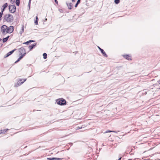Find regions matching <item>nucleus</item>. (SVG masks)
Instances as JSON below:
<instances>
[{"mask_svg": "<svg viewBox=\"0 0 160 160\" xmlns=\"http://www.w3.org/2000/svg\"><path fill=\"white\" fill-rule=\"evenodd\" d=\"M4 20H5L7 22H12L14 20L13 16L10 14H8L5 15Z\"/></svg>", "mask_w": 160, "mask_h": 160, "instance_id": "nucleus-1", "label": "nucleus"}, {"mask_svg": "<svg viewBox=\"0 0 160 160\" xmlns=\"http://www.w3.org/2000/svg\"><path fill=\"white\" fill-rule=\"evenodd\" d=\"M57 104L61 106L65 105L66 104V101L63 98L59 99L56 100Z\"/></svg>", "mask_w": 160, "mask_h": 160, "instance_id": "nucleus-2", "label": "nucleus"}, {"mask_svg": "<svg viewBox=\"0 0 160 160\" xmlns=\"http://www.w3.org/2000/svg\"><path fill=\"white\" fill-rule=\"evenodd\" d=\"M10 12L14 13L16 11V7L14 5H9L8 6Z\"/></svg>", "mask_w": 160, "mask_h": 160, "instance_id": "nucleus-3", "label": "nucleus"}, {"mask_svg": "<svg viewBox=\"0 0 160 160\" xmlns=\"http://www.w3.org/2000/svg\"><path fill=\"white\" fill-rule=\"evenodd\" d=\"M27 79H25L22 82V79H20L19 81H18V82H17V83L15 85V87H18L19 86L21 85Z\"/></svg>", "mask_w": 160, "mask_h": 160, "instance_id": "nucleus-4", "label": "nucleus"}, {"mask_svg": "<svg viewBox=\"0 0 160 160\" xmlns=\"http://www.w3.org/2000/svg\"><path fill=\"white\" fill-rule=\"evenodd\" d=\"M13 30L14 28L13 26H10L8 28H7L6 30V32L7 33H11L13 31Z\"/></svg>", "mask_w": 160, "mask_h": 160, "instance_id": "nucleus-5", "label": "nucleus"}, {"mask_svg": "<svg viewBox=\"0 0 160 160\" xmlns=\"http://www.w3.org/2000/svg\"><path fill=\"white\" fill-rule=\"evenodd\" d=\"M8 27L5 25H2L1 27V31L3 34H5L6 31Z\"/></svg>", "mask_w": 160, "mask_h": 160, "instance_id": "nucleus-6", "label": "nucleus"}, {"mask_svg": "<svg viewBox=\"0 0 160 160\" xmlns=\"http://www.w3.org/2000/svg\"><path fill=\"white\" fill-rule=\"evenodd\" d=\"M19 52L20 53V55H21V54H23V53L26 54L25 49L23 47H21L19 48Z\"/></svg>", "mask_w": 160, "mask_h": 160, "instance_id": "nucleus-7", "label": "nucleus"}, {"mask_svg": "<svg viewBox=\"0 0 160 160\" xmlns=\"http://www.w3.org/2000/svg\"><path fill=\"white\" fill-rule=\"evenodd\" d=\"M8 6V3L6 2L2 6L1 8V12L3 13V12L4 11L5 8Z\"/></svg>", "mask_w": 160, "mask_h": 160, "instance_id": "nucleus-8", "label": "nucleus"}, {"mask_svg": "<svg viewBox=\"0 0 160 160\" xmlns=\"http://www.w3.org/2000/svg\"><path fill=\"white\" fill-rule=\"evenodd\" d=\"M98 48H99V49L101 51V53H102V55L104 57H107L108 55L105 52H104V50L103 49L101 48L100 47H99L98 46Z\"/></svg>", "mask_w": 160, "mask_h": 160, "instance_id": "nucleus-9", "label": "nucleus"}, {"mask_svg": "<svg viewBox=\"0 0 160 160\" xmlns=\"http://www.w3.org/2000/svg\"><path fill=\"white\" fill-rule=\"evenodd\" d=\"M15 50L16 49H14L9 52L6 55L4 56V58H6L9 56L10 55L12 54Z\"/></svg>", "mask_w": 160, "mask_h": 160, "instance_id": "nucleus-10", "label": "nucleus"}, {"mask_svg": "<svg viewBox=\"0 0 160 160\" xmlns=\"http://www.w3.org/2000/svg\"><path fill=\"white\" fill-rule=\"evenodd\" d=\"M67 5L69 9H71L72 8V4L71 3H68L66 2Z\"/></svg>", "mask_w": 160, "mask_h": 160, "instance_id": "nucleus-11", "label": "nucleus"}, {"mask_svg": "<svg viewBox=\"0 0 160 160\" xmlns=\"http://www.w3.org/2000/svg\"><path fill=\"white\" fill-rule=\"evenodd\" d=\"M123 57L126 58L127 60H131L132 59L130 58V57L129 55H125L123 56Z\"/></svg>", "mask_w": 160, "mask_h": 160, "instance_id": "nucleus-12", "label": "nucleus"}, {"mask_svg": "<svg viewBox=\"0 0 160 160\" xmlns=\"http://www.w3.org/2000/svg\"><path fill=\"white\" fill-rule=\"evenodd\" d=\"M36 43H34L32 45H29L28 46V48L30 50H31L36 45Z\"/></svg>", "mask_w": 160, "mask_h": 160, "instance_id": "nucleus-13", "label": "nucleus"}, {"mask_svg": "<svg viewBox=\"0 0 160 160\" xmlns=\"http://www.w3.org/2000/svg\"><path fill=\"white\" fill-rule=\"evenodd\" d=\"M9 37V36H8L7 37L3 38L2 39L3 42L4 43L8 41Z\"/></svg>", "mask_w": 160, "mask_h": 160, "instance_id": "nucleus-14", "label": "nucleus"}, {"mask_svg": "<svg viewBox=\"0 0 160 160\" xmlns=\"http://www.w3.org/2000/svg\"><path fill=\"white\" fill-rule=\"evenodd\" d=\"M24 30V26L23 25H22V29L19 32V33L21 34V35H22V32H23Z\"/></svg>", "mask_w": 160, "mask_h": 160, "instance_id": "nucleus-15", "label": "nucleus"}, {"mask_svg": "<svg viewBox=\"0 0 160 160\" xmlns=\"http://www.w3.org/2000/svg\"><path fill=\"white\" fill-rule=\"evenodd\" d=\"M81 0H78L76 4L75 5V7L76 8L77 7L78 5L80 3Z\"/></svg>", "mask_w": 160, "mask_h": 160, "instance_id": "nucleus-16", "label": "nucleus"}, {"mask_svg": "<svg viewBox=\"0 0 160 160\" xmlns=\"http://www.w3.org/2000/svg\"><path fill=\"white\" fill-rule=\"evenodd\" d=\"M16 3L17 6H19L20 4V0H16Z\"/></svg>", "mask_w": 160, "mask_h": 160, "instance_id": "nucleus-17", "label": "nucleus"}, {"mask_svg": "<svg viewBox=\"0 0 160 160\" xmlns=\"http://www.w3.org/2000/svg\"><path fill=\"white\" fill-rule=\"evenodd\" d=\"M43 58L45 59H46L47 58V54L46 53H44L43 54Z\"/></svg>", "mask_w": 160, "mask_h": 160, "instance_id": "nucleus-18", "label": "nucleus"}, {"mask_svg": "<svg viewBox=\"0 0 160 160\" xmlns=\"http://www.w3.org/2000/svg\"><path fill=\"white\" fill-rule=\"evenodd\" d=\"M25 53H23V54H21V56H20L19 57V58L20 59H22L23 57L25 56Z\"/></svg>", "mask_w": 160, "mask_h": 160, "instance_id": "nucleus-19", "label": "nucleus"}, {"mask_svg": "<svg viewBox=\"0 0 160 160\" xmlns=\"http://www.w3.org/2000/svg\"><path fill=\"white\" fill-rule=\"evenodd\" d=\"M47 159L48 160H56V158H48Z\"/></svg>", "mask_w": 160, "mask_h": 160, "instance_id": "nucleus-20", "label": "nucleus"}, {"mask_svg": "<svg viewBox=\"0 0 160 160\" xmlns=\"http://www.w3.org/2000/svg\"><path fill=\"white\" fill-rule=\"evenodd\" d=\"M114 2L116 4H118L119 3L120 0H115Z\"/></svg>", "mask_w": 160, "mask_h": 160, "instance_id": "nucleus-21", "label": "nucleus"}, {"mask_svg": "<svg viewBox=\"0 0 160 160\" xmlns=\"http://www.w3.org/2000/svg\"><path fill=\"white\" fill-rule=\"evenodd\" d=\"M115 132L116 131H114L108 130V131H106L105 132V133H106L109 132Z\"/></svg>", "mask_w": 160, "mask_h": 160, "instance_id": "nucleus-22", "label": "nucleus"}, {"mask_svg": "<svg viewBox=\"0 0 160 160\" xmlns=\"http://www.w3.org/2000/svg\"><path fill=\"white\" fill-rule=\"evenodd\" d=\"M8 130V129H6L2 130V133H4L5 132H6Z\"/></svg>", "mask_w": 160, "mask_h": 160, "instance_id": "nucleus-23", "label": "nucleus"}, {"mask_svg": "<svg viewBox=\"0 0 160 160\" xmlns=\"http://www.w3.org/2000/svg\"><path fill=\"white\" fill-rule=\"evenodd\" d=\"M3 15V13L2 12H0V20H1V18Z\"/></svg>", "mask_w": 160, "mask_h": 160, "instance_id": "nucleus-24", "label": "nucleus"}, {"mask_svg": "<svg viewBox=\"0 0 160 160\" xmlns=\"http://www.w3.org/2000/svg\"><path fill=\"white\" fill-rule=\"evenodd\" d=\"M31 0H29L28 4V6L30 7V3Z\"/></svg>", "mask_w": 160, "mask_h": 160, "instance_id": "nucleus-25", "label": "nucleus"}, {"mask_svg": "<svg viewBox=\"0 0 160 160\" xmlns=\"http://www.w3.org/2000/svg\"><path fill=\"white\" fill-rule=\"evenodd\" d=\"M35 24L36 25H38V21L35 20L34 21Z\"/></svg>", "mask_w": 160, "mask_h": 160, "instance_id": "nucleus-26", "label": "nucleus"}, {"mask_svg": "<svg viewBox=\"0 0 160 160\" xmlns=\"http://www.w3.org/2000/svg\"><path fill=\"white\" fill-rule=\"evenodd\" d=\"M15 0H11L10 2L12 3L13 4L15 2Z\"/></svg>", "mask_w": 160, "mask_h": 160, "instance_id": "nucleus-27", "label": "nucleus"}, {"mask_svg": "<svg viewBox=\"0 0 160 160\" xmlns=\"http://www.w3.org/2000/svg\"><path fill=\"white\" fill-rule=\"evenodd\" d=\"M21 60V59H20L19 58H18V59L15 62V63H17L20 60Z\"/></svg>", "mask_w": 160, "mask_h": 160, "instance_id": "nucleus-28", "label": "nucleus"}, {"mask_svg": "<svg viewBox=\"0 0 160 160\" xmlns=\"http://www.w3.org/2000/svg\"><path fill=\"white\" fill-rule=\"evenodd\" d=\"M21 60V59H20L19 58H18V59L15 62V63H17L20 60Z\"/></svg>", "mask_w": 160, "mask_h": 160, "instance_id": "nucleus-29", "label": "nucleus"}, {"mask_svg": "<svg viewBox=\"0 0 160 160\" xmlns=\"http://www.w3.org/2000/svg\"><path fill=\"white\" fill-rule=\"evenodd\" d=\"M29 43V42H28V41L26 42H24L23 44H28Z\"/></svg>", "mask_w": 160, "mask_h": 160, "instance_id": "nucleus-30", "label": "nucleus"}, {"mask_svg": "<svg viewBox=\"0 0 160 160\" xmlns=\"http://www.w3.org/2000/svg\"><path fill=\"white\" fill-rule=\"evenodd\" d=\"M35 42V41H34L33 40H30L28 41V42H29V43L31 42Z\"/></svg>", "mask_w": 160, "mask_h": 160, "instance_id": "nucleus-31", "label": "nucleus"}, {"mask_svg": "<svg viewBox=\"0 0 160 160\" xmlns=\"http://www.w3.org/2000/svg\"><path fill=\"white\" fill-rule=\"evenodd\" d=\"M63 159V158H56V160H61Z\"/></svg>", "mask_w": 160, "mask_h": 160, "instance_id": "nucleus-32", "label": "nucleus"}, {"mask_svg": "<svg viewBox=\"0 0 160 160\" xmlns=\"http://www.w3.org/2000/svg\"><path fill=\"white\" fill-rule=\"evenodd\" d=\"M82 128V127H78L77 128V129H78V130L79 129Z\"/></svg>", "mask_w": 160, "mask_h": 160, "instance_id": "nucleus-33", "label": "nucleus"}, {"mask_svg": "<svg viewBox=\"0 0 160 160\" xmlns=\"http://www.w3.org/2000/svg\"><path fill=\"white\" fill-rule=\"evenodd\" d=\"M55 2L57 4H58V2L57 0H54Z\"/></svg>", "mask_w": 160, "mask_h": 160, "instance_id": "nucleus-34", "label": "nucleus"}, {"mask_svg": "<svg viewBox=\"0 0 160 160\" xmlns=\"http://www.w3.org/2000/svg\"><path fill=\"white\" fill-rule=\"evenodd\" d=\"M2 133H3L2 130H0V134Z\"/></svg>", "mask_w": 160, "mask_h": 160, "instance_id": "nucleus-35", "label": "nucleus"}, {"mask_svg": "<svg viewBox=\"0 0 160 160\" xmlns=\"http://www.w3.org/2000/svg\"><path fill=\"white\" fill-rule=\"evenodd\" d=\"M36 20H37V21H38V18L37 16L36 17Z\"/></svg>", "mask_w": 160, "mask_h": 160, "instance_id": "nucleus-36", "label": "nucleus"}, {"mask_svg": "<svg viewBox=\"0 0 160 160\" xmlns=\"http://www.w3.org/2000/svg\"><path fill=\"white\" fill-rule=\"evenodd\" d=\"M158 82L159 84H160V80L158 81Z\"/></svg>", "mask_w": 160, "mask_h": 160, "instance_id": "nucleus-37", "label": "nucleus"}, {"mask_svg": "<svg viewBox=\"0 0 160 160\" xmlns=\"http://www.w3.org/2000/svg\"><path fill=\"white\" fill-rule=\"evenodd\" d=\"M121 158H119L118 160H121Z\"/></svg>", "mask_w": 160, "mask_h": 160, "instance_id": "nucleus-38", "label": "nucleus"}, {"mask_svg": "<svg viewBox=\"0 0 160 160\" xmlns=\"http://www.w3.org/2000/svg\"><path fill=\"white\" fill-rule=\"evenodd\" d=\"M72 2H75V0H72Z\"/></svg>", "mask_w": 160, "mask_h": 160, "instance_id": "nucleus-39", "label": "nucleus"}, {"mask_svg": "<svg viewBox=\"0 0 160 160\" xmlns=\"http://www.w3.org/2000/svg\"><path fill=\"white\" fill-rule=\"evenodd\" d=\"M2 40V39L1 38H0V42Z\"/></svg>", "mask_w": 160, "mask_h": 160, "instance_id": "nucleus-40", "label": "nucleus"}, {"mask_svg": "<svg viewBox=\"0 0 160 160\" xmlns=\"http://www.w3.org/2000/svg\"><path fill=\"white\" fill-rule=\"evenodd\" d=\"M71 144L72 145V143H71Z\"/></svg>", "mask_w": 160, "mask_h": 160, "instance_id": "nucleus-41", "label": "nucleus"}, {"mask_svg": "<svg viewBox=\"0 0 160 160\" xmlns=\"http://www.w3.org/2000/svg\"><path fill=\"white\" fill-rule=\"evenodd\" d=\"M47 20V19H46L45 20Z\"/></svg>", "mask_w": 160, "mask_h": 160, "instance_id": "nucleus-42", "label": "nucleus"}, {"mask_svg": "<svg viewBox=\"0 0 160 160\" xmlns=\"http://www.w3.org/2000/svg\"><path fill=\"white\" fill-rule=\"evenodd\" d=\"M159 89H160V88H159Z\"/></svg>", "mask_w": 160, "mask_h": 160, "instance_id": "nucleus-43", "label": "nucleus"}]
</instances>
